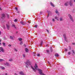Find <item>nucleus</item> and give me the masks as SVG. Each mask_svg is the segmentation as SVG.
Instances as JSON below:
<instances>
[{
  "label": "nucleus",
  "instance_id": "f257e3e1",
  "mask_svg": "<svg viewBox=\"0 0 75 75\" xmlns=\"http://www.w3.org/2000/svg\"><path fill=\"white\" fill-rule=\"evenodd\" d=\"M25 65L26 68H28L29 67H31L32 69H33V70L35 72V70H37L38 71H39V73L40 74V75H45L42 73V71L41 69L38 68L37 64H35V66H34L35 68L34 69V68L33 67L32 65H31V63L29 60H28L25 63Z\"/></svg>",
  "mask_w": 75,
  "mask_h": 75
},
{
  "label": "nucleus",
  "instance_id": "f03ea898",
  "mask_svg": "<svg viewBox=\"0 0 75 75\" xmlns=\"http://www.w3.org/2000/svg\"><path fill=\"white\" fill-rule=\"evenodd\" d=\"M68 16L72 22H74V20H73V19H72V16H71L70 14H69Z\"/></svg>",
  "mask_w": 75,
  "mask_h": 75
},
{
  "label": "nucleus",
  "instance_id": "7ed1b4c3",
  "mask_svg": "<svg viewBox=\"0 0 75 75\" xmlns=\"http://www.w3.org/2000/svg\"><path fill=\"white\" fill-rule=\"evenodd\" d=\"M0 50L2 52H4V50L3 49V48L2 47H0Z\"/></svg>",
  "mask_w": 75,
  "mask_h": 75
},
{
  "label": "nucleus",
  "instance_id": "20e7f679",
  "mask_svg": "<svg viewBox=\"0 0 75 75\" xmlns=\"http://www.w3.org/2000/svg\"><path fill=\"white\" fill-rule=\"evenodd\" d=\"M5 17H6L5 14H2V18H4Z\"/></svg>",
  "mask_w": 75,
  "mask_h": 75
},
{
  "label": "nucleus",
  "instance_id": "39448f33",
  "mask_svg": "<svg viewBox=\"0 0 75 75\" xmlns=\"http://www.w3.org/2000/svg\"><path fill=\"white\" fill-rule=\"evenodd\" d=\"M69 4L70 6H72V0H71L70 1Z\"/></svg>",
  "mask_w": 75,
  "mask_h": 75
},
{
  "label": "nucleus",
  "instance_id": "423d86ee",
  "mask_svg": "<svg viewBox=\"0 0 75 75\" xmlns=\"http://www.w3.org/2000/svg\"><path fill=\"white\" fill-rule=\"evenodd\" d=\"M19 74L21 75H26L25 74H24L23 71H20L19 72Z\"/></svg>",
  "mask_w": 75,
  "mask_h": 75
},
{
  "label": "nucleus",
  "instance_id": "0eeeda50",
  "mask_svg": "<svg viewBox=\"0 0 75 75\" xmlns=\"http://www.w3.org/2000/svg\"><path fill=\"white\" fill-rule=\"evenodd\" d=\"M43 43V41L42 40L40 42V43H39V44L40 45V47L42 46V44Z\"/></svg>",
  "mask_w": 75,
  "mask_h": 75
},
{
  "label": "nucleus",
  "instance_id": "6e6552de",
  "mask_svg": "<svg viewBox=\"0 0 75 75\" xmlns=\"http://www.w3.org/2000/svg\"><path fill=\"white\" fill-rule=\"evenodd\" d=\"M4 65H6V66H10L9 63H8L7 62H6V63H5Z\"/></svg>",
  "mask_w": 75,
  "mask_h": 75
},
{
  "label": "nucleus",
  "instance_id": "1a4fd4ad",
  "mask_svg": "<svg viewBox=\"0 0 75 75\" xmlns=\"http://www.w3.org/2000/svg\"><path fill=\"white\" fill-rule=\"evenodd\" d=\"M68 4H69V3L68 2H67L65 3L64 5L66 6H67L68 5Z\"/></svg>",
  "mask_w": 75,
  "mask_h": 75
},
{
  "label": "nucleus",
  "instance_id": "9d476101",
  "mask_svg": "<svg viewBox=\"0 0 75 75\" xmlns=\"http://www.w3.org/2000/svg\"><path fill=\"white\" fill-rule=\"evenodd\" d=\"M66 34H64L63 35V37L64 38L65 41L66 40Z\"/></svg>",
  "mask_w": 75,
  "mask_h": 75
},
{
  "label": "nucleus",
  "instance_id": "9b49d317",
  "mask_svg": "<svg viewBox=\"0 0 75 75\" xmlns=\"http://www.w3.org/2000/svg\"><path fill=\"white\" fill-rule=\"evenodd\" d=\"M50 4L51 6H52L53 7H55V6H54V4H53V3H52V2H50Z\"/></svg>",
  "mask_w": 75,
  "mask_h": 75
},
{
  "label": "nucleus",
  "instance_id": "f8f14e48",
  "mask_svg": "<svg viewBox=\"0 0 75 75\" xmlns=\"http://www.w3.org/2000/svg\"><path fill=\"white\" fill-rule=\"evenodd\" d=\"M25 51L26 52H28V50L27 48H25Z\"/></svg>",
  "mask_w": 75,
  "mask_h": 75
},
{
  "label": "nucleus",
  "instance_id": "ddd939ff",
  "mask_svg": "<svg viewBox=\"0 0 75 75\" xmlns=\"http://www.w3.org/2000/svg\"><path fill=\"white\" fill-rule=\"evenodd\" d=\"M55 13L56 14H58V16H59V13H58V11L57 10H56Z\"/></svg>",
  "mask_w": 75,
  "mask_h": 75
},
{
  "label": "nucleus",
  "instance_id": "4468645a",
  "mask_svg": "<svg viewBox=\"0 0 75 75\" xmlns=\"http://www.w3.org/2000/svg\"><path fill=\"white\" fill-rule=\"evenodd\" d=\"M3 46L4 47H6V43L4 42L2 43Z\"/></svg>",
  "mask_w": 75,
  "mask_h": 75
},
{
  "label": "nucleus",
  "instance_id": "2eb2a0df",
  "mask_svg": "<svg viewBox=\"0 0 75 75\" xmlns=\"http://www.w3.org/2000/svg\"><path fill=\"white\" fill-rule=\"evenodd\" d=\"M18 40L20 41H21L23 40V39L21 38H18Z\"/></svg>",
  "mask_w": 75,
  "mask_h": 75
},
{
  "label": "nucleus",
  "instance_id": "dca6fc26",
  "mask_svg": "<svg viewBox=\"0 0 75 75\" xmlns=\"http://www.w3.org/2000/svg\"><path fill=\"white\" fill-rule=\"evenodd\" d=\"M6 27H7V28H8V29L9 28V27H10L9 25H8L7 24H6Z\"/></svg>",
  "mask_w": 75,
  "mask_h": 75
},
{
  "label": "nucleus",
  "instance_id": "f3484780",
  "mask_svg": "<svg viewBox=\"0 0 75 75\" xmlns=\"http://www.w3.org/2000/svg\"><path fill=\"white\" fill-rule=\"evenodd\" d=\"M55 57H59V55L57 53H56L55 54Z\"/></svg>",
  "mask_w": 75,
  "mask_h": 75
},
{
  "label": "nucleus",
  "instance_id": "a211bd4d",
  "mask_svg": "<svg viewBox=\"0 0 75 75\" xmlns=\"http://www.w3.org/2000/svg\"><path fill=\"white\" fill-rule=\"evenodd\" d=\"M1 68L2 69H5V68H4V67H1Z\"/></svg>",
  "mask_w": 75,
  "mask_h": 75
},
{
  "label": "nucleus",
  "instance_id": "6ab92c4d",
  "mask_svg": "<svg viewBox=\"0 0 75 75\" xmlns=\"http://www.w3.org/2000/svg\"><path fill=\"white\" fill-rule=\"evenodd\" d=\"M55 19H56L57 20H58V18L57 17H55Z\"/></svg>",
  "mask_w": 75,
  "mask_h": 75
},
{
  "label": "nucleus",
  "instance_id": "aec40b11",
  "mask_svg": "<svg viewBox=\"0 0 75 75\" xmlns=\"http://www.w3.org/2000/svg\"><path fill=\"white\" fill-rule=\"evenodd\" d=\"M2 61H4V60L2 59H0V62H2Z\"/></svg>",
  "mask_w": 75,
  "mask_h": 75
},
{
  "label": "nucleus",
  "instance_id": "412c9836",
  "mask_svg": "<svg viewBox=\"0 0 75 75\" xmlns=\"http://www.w3.org/2000/svg\"><path fill=\"white\" fill-rule=\"evenodd\" d=\"M72 52H73V54H74V55H75V51L74 50H72Z\"/></svg>",
  "mask_w": 75,
  "mask_h": 75
},
{
  "label": "nucleus",
  "instance_id": "4be33fe9",
  "mask_svg": "<svg viewBox=\"0 0 75 75\" xmlns=\"http://www.w3.org/2000/svg\"><path fill=\"white\" fill-rule=\"evenodd\" d=\"M12 26L13 27H14L15 28H16V26H15V25H12Z\"/></svg>",
  "mask_w": 75,
  "mask_h": 75
},
{
  "label": "nucleus",
  "instance_id": "5701e85b",
  "mask_svg": "<svg viewBox=\"0 0 75 75\" xmlns=\"http://www.w3.org/2000/svg\"><path fill=\"white\" fill-rule=\"evenodd\" d=\"M10 38L11 40H13V37L12 36H10Z\"/></svg>",
  "mask_w": 75,
  "mask_h": 75
},
{
  "label": "nucleus",
  "instance_id": "b1692460",
  "mask_svg": "<svg viewBox=\"0 0 75 75\" xmlns=\"http://www.w3.org/2000/svg\"><path fill=\"white\" fill-rule=\"evenodd\" d=\"M20 23L21 24H22V25H24V24H23V23L24 22H20Z\"/></svg>",
  "mask_w": 75,
  "mask_h": 75
},
{
  "label": "nucleus",
  "instance_id": "393cba45",
  "mask_svg": "<svg viewBox=\"0 0 75 75\" xmlns=\"http://www.w3.org/2000/svg\"><path fill=\"white\" fill-rule=\"evenodd\" d=\"M9 61H10V62H11V61H13V59H10L9 60Z\"/></svg>",
  "mask_w": 75,
  "mask_h": 75
},
{
  "label": "nucleus",
  "instance_id": "a878e982",
  "mask_svg": "<svg viewBox=\"0 0 75 75\" xmlns=\"http://www.w3.org/2000/svg\"><path fill=\"white\" fill-rule=\"evenodd\" d=\"M63 20H64L62 19V18H60V21H63Z\"/></svg>",
  "mask_w": 75,
  "mask_h": 75
},
{
  "label": "nucleus",
  "instance_id": "bb28decb",
  "mask_svg": "<svg viewBox=\"0 0 75 75\" xmlns=\"http://www.w3.org/2000/svg\"><path fill=\"white\" fill-rule=\"evenodd\" d=\"M37 56H38V57H40V54H37Z\"/></svg>",
  "mask_w": 75,
  "mask_h": 75
},
{
  "label": "nucleus",
  "instance_id": "cd10ccee",
  "mask_svg": "<svg viewBox=\"0 0 75 75\" xmlns=\"http://www.w3.org/2000/svg\"><path fill=\"white\" fill-rule=\"evenodd\" d=\"M23 24H24V25L25 24H27V23L25 22H23Z\"/></svg>",
  "mask_w": 75,
  "mask_h": 75
},
{
  "label": "nucleus",
  "instance_id": "c85d7f7f",
  "mask_svg": "<svg viewBox=\"0 0 75 75\" xmlns=\"http://www.w3.org/2000/svg\"><path fill=\"white\" fill-rule=\"evenodd\" d=\"M14 50L15 51H16V52H17V50L16 49L14 48Z\"/></svg>",
  "mask_w": 75,
  "mask_h": 75
},
{
  "label": "nucleus",
  "instance_id": "c756f323",
  "mask_svg": "<svg viewBox=\"0 0 75 75\" xmlns=\"http://www.w3.org/2000/svg\"><path fill=\"white\" fill-rule=\"evenodd\" d=\"M71 54V52H68V55H70Z\"/></svg>",
  "mask_w": 75,
  "mask_h": 75
},
{
  "label": "nucleus",
  "instance_id": "7c9ffc66",
  "mask_svg": "<svg viewBox=\"0 0 75 75\" xmlns=\"http://www.w3.org/2000/svg\"><path fill=\"white\" fill-rule=\"evenodd\" d=\"M14 22H17V19H15L14 20Z\"/></svg>",
  "mask_w": 75,
  "mask_h": 75
},
{
  "label": "nucleus",
  "instance_id": "2f4dec72",
  "mask_svg": "<svg viewBox=\"0 0 75 75\" xmlns=\"http://www.w3.org/2000/svg\"><path fill=\"white\" fill-rule=\"evenodd\" d=\"M20 44V45H22V44H23V42H21Z\"/></svg>",
  "mask_w": 75,
  "mask_h": 75
},
{
  "label": "nucleus",
  "instance_id": "473e14b6",
  "mask_svg": "<svg viewBox=\"0 0 75 75\" xmlns=\"http://www.w3.org/2000/svg\"><path fill=\"white\" fill-rule=\"evenodd\" d=\"M65 51H68V49H65L64 50Z\"/></svg>",
  "mask_w": 75,
  "mask_h": 75
},
{
  "label": "nucleus",
  "instance_id": "72a5a7b5",
  "mask_svg": "<svg viewBox=\"0 0 75 75\" xmlns=\"http://www.w3.org/2000/svg\"><path fill=\"white\" fill-rule=\"evenodd\" d=\"M23 57H24V58L25 57V54H23Z\"/></svg>",
  "mask_w": 75,
  "mask_h": 75
},
{
  "label": "nucleus",
  "instance_id": "f704fd0d",
  "mask_svg": "<svg viewBox=\"0 0 75 75\" xmlns=\"http://www.w3.org/2000/svg\"><path fill=\"white\" fill-rule=\"evenodd\" d=\"M15 10H16V11H18V8H15Z\"/></svg>",
  "mask_w": 75,
  "mask_h": 75
},
{
  "label": "nucleus",
  "instance_id": "c9c22d12",
  "mask_svg": "<svg viewBox=\"0 0 75 75\" xmlns=\"http://www.w3.org/2000/svg\"><path fill=\"white\" fill-rule=\"evenodd\" d=\"M8 47H10L11 46V45H8Z\"/></svg>",
  "mask_w": 75,
  "mask_h": 75
},
{
  "label": "nucleus",
  "instance_id": "e433bc0d",
  "mask_svg": "<svg viewBox=\"0 0 75 75\" xmlns=\"http://www.w3.org/2000/svg\"><path fill=\"white\" fill-rule=\"evenodd\" d=\"M7 17L8 18H9V15H7Z\"/></svg>",
  "mask_w": 75,
  "mask_h": 75
},
{
  "label": "nucleus",
  "instance_id": "4c0bfd02",
  "mask_svg": "<svg viewBox=\"0 0 75 75\" xmlns=\"http://www.w3.org/2000/svg\"><path fill=\"white\" fill-rule=\"evenodd\" d=\"M35 28H37V25H35Z\"/></svg>",
  "mask_w": 75,
  "mask_h": 75
},
{
  "label": "nucleus",
  "instance_id": "58836bf2",
  "mask_svg": "<svg viewBox=\"0 0 75 75\" xmlns=\"http://www.w3.org/2000/svg\"><path fill=\"white\" fill-rule=\"evenodd\" d=\"M42 11L40 12V14H42Z\"/></svg>",
  "mask_w": 75,
  "mask_h": 75
},
{
  "label": "nucleus",
  "instance_id": "ea45409f",
  "mask_svg": "<svg viewBox=\"0 0 75 75\" xmlns=\"http://www.w3.org/2000/svg\"><path fill=\"white\" fill-rule=\"evenodd\" d=\"M46 51H47V52H49V50H46Z\"/></svg>",
  "mask_w": 75,
  "mask_h": 75
},
{
  "label": "nucleus",
  "instance_id": "a19ab883",
  "mask_svg": "<svg viewBox=\"0 0 75 75\" xmlns=\"http://www.w3.org/2000/svg\"><path fill=\"white\" fill-rule=\"evenodd\" d=\"M52 21H55V20L54 19H52Z\"/></svg>",
  "mask_w": 75,
  "mask_h": 75
},
{
  "label": "nucleus",
  "instance_id": "79ce46f5",
  "mask_svg": "<svg viewBox=\"0 0 75 75\" xmlns=\"http://www.w3.org/2000/svg\"><path fill=\"white\" fill-rule=\"evenodd\" d=\"M72 44H73V45H75V43H72Z\"/></svg>",
  "mask_w": 75,
  "mask_h": 75
},
{
  "label": "nucleus",
  "instance_id": "37998d69",
  "mask_svg": "<svg viewBox=\"0 0 75 75\" xmlns=\"http://www.w3.org/2000/svg\"><path fill=\"white\" fill-rule=\"evenodd\" d=\"M47 32L48 33H49V31L48 30H47Z\"/></svg>",
  "mask_w": 75,
  "mask_h": 75
},
{
  "label": "nucleus",
  "instance_id": "c03bdc74",
  "mask_svg": "<svg viewBox=\"0 0 75 75\" xmlns=\"http://www.w3.org/2000/svg\"><path fill=\"white\" fill-rule=\"evenodd\" d=\"M24 46H25V47H26V45H24Z\"/></svg>",
  "mask_w": 75,
  "mask_h": 75
},
{
  "label": "nucleus",
  "instance_id": "a18cd8bd",
  "mask_svg": "<svg viewBox=\"0 0 75 75\" xmlns=\"http://www.w3.org/2000/svg\"><path fill=\"white\" fill-rule=\"evenodd\" d=\"M28 23H30L31 22H30V21H28Z\"/></svg>",
  "mask_w": 75,
  "mask_h": 75
},
{
  "label": "nucleus",
  "instance_id": "49530a36",
  "mask_svg": "<svg viewBox=\"0 0 75 75\" xmlns=\"http://www.w3.org/2000/svg\"><path fill=\"white\" fill-rule=\"evenodd\" d=\"M1 34V32L0 31V34Z\"/></svg>",
  "mask_w": 75,
  "mask_h": 75
},
{
  "label": "nucleus",
  "instance_id": "de8ad7c7",
  "mask_svg": "<svg viewBox=\"0 0 75 75\" xmlns=\"http://www.w3.org/2000/svg\"><path fill=\"white\" fill-rule=\"evenodd\" d=\"M5 75H7V73H6L5 74Z\"/></svg>",
  "mask_w": 75,
  "mask_h": 75
},
{
  "label": "nucleus",
  "instance_id": "09e8293b",
  "mask_svg": "<svg viewBox=\"0 0 75 75\" xmlns=\"http://www.w3.org/2000/svg\"><path fill=\"white\" fill-rule=\"evenodd\" d=\"M3 28H5V27L4 26V27H3Z\"/></svg>",
  "mask_w": 75,
  "mask_h": 75
},
{
  "label": "nucleus",
  "instance_id": "8fccbe9b",
  "mask_svg": "<svg viewBox=\"0 0 75 75\" xmlns=\"http://www.w3.org/2000/svg\"><path fill=\"white\" fill-rule=\"evenodd\" d=\"M49 17V15H48L47 16V17Z\"/></svg>",
  "mask_w": 75,
  "mask_h": 75
},
{
  "label": "nucleus",
  "instance_id": "3c124183",
  "mask_svg": "<svg viewBox=\"0 0 75 75\" xmlns=\"http://www.w3.org/2000/svg\"><path fill=\"white\" fill-rule=\"evenodd\" d=\"M74 2H75V0H74Z\"/></svg>",
  "mask_w": 75,
  "mask_h": 75
},
{
  "label": "nucleus",
  "instance_id": "603ef678",
  "mask_svg": "<svg viewBox=\"0 0 75 75\" xmlns=\"http://www.w3.org/2000/svg\"><path fill=\"white\" fill-rule=\"evenodd\" d=\"M1 9V8H0V9Z\"/></svg>",
  "mask_w": 75,
  "mask_h": 75
},
{
  "label": "nucleus",
  "instance_id": "864d4df0",
  "mask_svg": "<svg viewBox=\"0 0 75 75\" xmlns=\"http://www.w3.org/2000/svg\"><path fill=\"white\" fill-rule=\"evenodd\" d=\"M17 33H18V32H17Z\"/></svg>",
  "mask_w": 75,
  "mask_h": 75
},
{
  "label": "nucleus",
  "instance_id": "5fc2aeb1",
  "mask_svg": "<svg viewBox=\"0 0 75 75\" xmlns=\"http://www.w3.org/2000/svg\"><path fill=\"white\" fill-rule=\"evenodd\" d=\"M48 63H49V62H48Z\"/></svg>",
  "mask_w": 75,
  "mask_h": 75
},
{
  "label": "nucleus",
  "instance_id": "6e6d98bb",
  "mask_svg": "<svg viewBox=\"0 0 75 75\" xmlns=\"http://www.w3.org/2000/svg\"><path fill=\"white\" fill-rule=\"evenodd\" d=\"M46 46H47V45Z\"/></svg>",
  "mask_w": 75,
  "mask_h": 75
}]
</instances>
